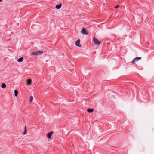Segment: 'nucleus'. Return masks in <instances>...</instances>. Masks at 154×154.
<instances>
[{
	"mask_svg": "<svg viewBox=\"0 0 154 154\" xmlns=\"http://www.w3.org/2000/svg\"><path fill=\"white\" fill-rule=\"evenodd\" d=\"M61 6H62V4L61 3H60L59 5H56V8L57 9H59L61 7Z\"/></svg>",
	"mask_w": 154,
	"mask_h": 154,
	"instance_id": "nucleus-10",
	"label": "nucleus"
},
{
	"mask_svg": "<svg viewBox=\"0 0 154 154\" xmlns=\"http://www.w3.org/2000/svg\"><path fill=\"white\" fill-rule=\"evenodd\" d=\"M43 53V52L42 51H37L34 52L32 54V55H41Z\"/></svg>",
	"mask_w": 154,
	"mask_h": 154,
	"instance_id": "nucleus-1",
	"label": "nucleus"
},
{
	"mask_svg": "<svg viewBox=\"0 0 154 154\" xmlns=\"http://www.w3.org/2000/svg\"><path fill=\"white\" fill-rule=\"evenodd\" d=\"M2 0H0V2H1Z\"/></svg>",
	"mask_w": 154,
	"mask_h": 154,
	"instance_id": "nucleus-16",
	"label": "nucleus"
},
{
	"mask_svg": "<svg viewBox=\"0 0 154 154\" xmlns=\"http://www.w3.org/2000/svg\"><path fill=\"white\" fill-rule=\"evenodd\" d=\"M27 84L28 85H30L31 84V80L30 79H28L27 81Z\"/></svg>",
	"mask_w": 154,
	"mask_h": 154,
	"instance_id": "nucleus-8",
	"label": "nucleus"
},
{
	"mask_svg": "<svg viewBox=\"0 0 154 154\" xmlns=\"http://www.w3.org/2000/svg\"><path fill=\"white\" fill-rule=\"evenodd\" d=\"M1 87L2 88L5 89L6 87V85L5 83H2L1 85Z\"/></svg>",
	"mask_w": 154,
	"mask_h": 154,
	"instance_id": "nucleus-12",
	"label": "nucleus"
},
{
	"mask_svg": "<svg viewBox=\"0 0 154 154\" xmlns=\"http://www.w3.org/2000/svg\"><path fill=\"white\" fill-rule=\"evenodd\" d=\"M94 110L93 109H87V112L89 113H91L93 112Z\"/></svg>",
	"mask_w": 154,
	"mask_h": 154,
	"instance_id": "nucleus-9",
	"label": "nucleus"
},
{
	"mask_svg": "<svg viewBox=\"0 0 154 154\" xmlns=\"http://www.w3.org/2000/svg\"><path fill=\"white\" fill-rule=\"evenodd\" d=\"M14 94H15V96L16 97H17L18 95V91L16 90H15L14 91Z\"/></svg>",
	"mask_w": 154,
	"mask_h": 154,
	"instance_id": "nucleus-13",
	"label": "nucleus"
},
{
	"mask_svg": "<svg viewBox=\"0 0 154 154\" xmlns=\"http://www.w3.org/2000/svg\"><path fill=\"white\" fill-rule=\"evenodd\" d=\"M81 32L83 34L85 35H87L88 34V33L86 31L85 29L84 28H83L81 31Z\"/></svg>",
	"mask_w": 154,
	"mask_h": 154,
	"instance_id": "nucleus-6",
	"label": "nucleus"
},
{
	"mask_svg": "<svg viewBox=\"0 0 154 154\" xmlns=\"http://www.w3.org/2000/svg\"><path fill=\"white\" fill-rule=\"evenodd\" d=\"M80 40L79 39H78L77 41L75 42V45L79 47H82L81 45L80 44Z\"/></svg>",
	"mask_w": 154,
	"mask_h": 154,
	"instance_id": "nucleus-4",
	"label": "nucleus"
},
{
	"mask_svg": "<svg viewBox=\"0 0 154 154\" xmlns=\"http://www.w3.org/2000/svg\"><path fill=\"white\" fill-rule=\"evenodd\" d=\"M33 100V97L32 96H31L30 98L29 101L31 102Z\"/></svg>",
	"mask_w": 154,
	"mask_h": 154,
	"instance_id": "nucleus-14",
	"label": "nucleus"
},
{
	"mask_svg": "<svg viewBox=\"0 0 154 154\" xmlns=\"http://www.w3.org/2000/svg\"><path fill=\"white\" fill-rule=\"evenodd\" d=\"M26 133H27L26 126H25L24 131L22 134L23 135H25L26 134Z\"/></svg>",
	"mask_w": 154,
	"mask_h": 154,
	"instance_id": "nucleus-7",
	"label": "nucleus"
},
{
	"mask_svg": "<svg viewBox=\"0 0 154 154\" xmlns=\"http://www.w3.org/2000/svg\"><path fill=\"white\" fill-rule=\"evenodd\" d=\"M53 133V131H51L50 132L48 133L47 134V137L48 139L51 138V137Z\"/></svg>",
	"mask_w": 154,
	"mask_h": 154,
	"instance_id": "nucleus-5",
	"label": "nucleus"
},
{
	"mask_svg": "<svg viewBox=\"0 0 154 154\" xmlns=\"http://www.w3.org/2000/svg\"><path fill=\"white\" fill-rule=\"evenodd\" d=\"M23 57H21L20 58L18 59L17 60V61L18 62H21L23 61Z\"/></svg>",
	"mask_w": 154,
	"mask_h": 154,
	"instance_id": "nucleus-11",
	"label": "nucleus"
},
{
	"mask_svg": "<svg viewBox=\"0 0 154 154\" xmlns=\"http://www.w3.org/2000/svg\"><path fill=\"white\" fill-rule=\"evenodd\" d=\"M141 58L140 57H137L134 58L131 62L133 64L135 62L138 61L140 60L141 59Z\"/></svg>",
	"mask_w": 154,
	"mask_h": 154,
	"instance_id": "nucleus-2",
	"label": "nucleus"
},
{
	"mask_svg": "<svg viewBox=\"0 0 154 154\" xmlns=\"http://www.w3.org/2000/svg\"><path fill=\"white\" fill-rule=\"evenodd\" d=\"M93 40L94 44L96 45H99L101 43L100 41H99L95 38H94Z\"/></svg>",
	"mask_w": 154,
	"mask_h": 154,
	"instance_id": "nucleus-3",
	"label": "nucleus"
},
{
	"mask_svg": "<svg viewBox=\"0 0 154 154\" xmlns=\"http://www.w3.org/2000/svg\"><path fill=\"white\" fill-rule=\"evenodd\" d=\"M119 7V5L115 7V8H117Z\"/></svg>",
	"mask_w": 154,
	"mask_h": 154,
	"instance_id": "nucleus-15",
	"label": "nucleus"
}]
</instances>
